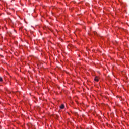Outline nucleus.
Masks as SVG:
<instances>
[{"label": "nucleus", "instance_id": "nucleus-1", "mask_svg": "<svg viewBox=\"0 0 129 129\" xmlns=\"http://www.w3.org/2000/svg\"><path fill=\"white\" fill-rule=\"evenodd\" d=\"M94 80L95 81H97L98 82V81L99 80V78H98V77H95V78H94Z\"/></svg>", "mask_w": 129, "mask_h": 129}, {"label": "nucleus", "instance_id": "nucleus-3", "mask_svg": "<svg viewBox=\"0 0 129 129\" xmlns=\"http://www.w3.org/2000/svg\"><path fill=\"white\" fill-rule=\"evenodd\" d=\"M3 81V78L0 77V82H2Z\"/></svg>", "mask_w": 129, "mask_h": 129}, {"label": "nucleus", "instance_id": "nucleus-5", "mask_svg": "<svg viewBox=\"0 0 129 129\" xmlns=\"http://www.w3.org/2000/svg\"><path fill=\"white\" fill-rule=\"evenodd\" d=\"M95 33H96V32H94V34H95Z\"/></svg>", "mask_w": 129, "mask_h": 129}, {"label": "nucleus", "instance_id": "nucleus-2", "mask_svg": "<svg viewBox=\"0 0 129 129\" xmlns=\"http://www.w3.org/2000/svg\"><path fill=\"white\" fill-rule=\"evenodd\" d=\"M64 107H65V106H64L63 104H62L60 106V108L61 109H63Z\"/></svg>", "mask_w": 129, "mask_h": 129}, {"label": "nucleus", "instance_id": "nucleus-4", "mask_svg": "<svg viewBox=\"0 0 129 129\" xmlns=\"http://www.w3.org/2000/svg\"><path fill=\"white\" fill-rule=\"evenodd\" d=\"M1 56L2 57H4L3 55H1Z\"/></svg>", "mask_w": 129, "mask_h": 129}]
</instances>
